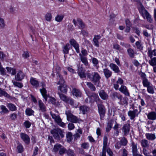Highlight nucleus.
I'll list each match as a JSON object with an SVG mask.
<instances>
[{"mask_svg": "<svg viewBox=\"0 0 156 156\" xmlns=\"http://www.w3.org/2000/svg\"><path fill=\"white\" fill-rule=\"evenodd\" d=\"M67 116V120L73 123H79L81 120L77 117L73 115L69 111H66L65 113Z\"/></svg>", "mask_w": 156, "mask_h": 156, "instance_id": "obj_1", "label": "nucleus"}, {"mask_svg": "<svg viewBox=\"0 0 156 156\" xmlns=\"http://www.w3.org/2000/svg\"><path fill=\"white\" fill-rule=\"evenodd\" d=\"M92 77L91 81L98 87H100V79L101 77L100 75L97 72L92 73Z\"/></svg>", "mask_w": 156, "mask_h": 156, "instance_id": "obj_2", "label": "nucleus"}, {"mask_svg": "<svg viewBox=\"0 0 156 156\" xmlns=\"http://www.w3.org/2000/svg\"><path fill=\"white\" fill-rule=\"evenodd\" d=\"M50 114L52 118L54 119L55 121L59 126L64 127L66 126V124L62 121V120L59 115H56L55 114L50 112Z\"/></svg>", "mask_w": 156, "mask_h": 156, "instance_id": "obj_3", "label": "nucleus"}, {"mask_svg": "<svg viewBox=\"0 0 156 156\" xmlns=\"http://www.w3.org/2000/svg\"><path fill=\"white\" fill-rule=\"evenodd\" d=\"M98 106L101 119H102L104 118L105 113V108L104 105L101 103L98 104Z\"/></svg>", "mask_w": 156, "mask_h": 156, "instance_id": "obj_4", "label": "nucleus"}, {"mask_svg": "<svg viewBox=\"0 0 156 156\" xmlns=\"http://www.w3.org/2000/svg\"><path fill=\"white\" fill-rule=\"evenodd\" d=\"M141 110L138 113V110L135 109L133 111L129 110L128 113V115L130 117L131 120H135L134 119L136 117L138 116L139 114L140 113Z\"/></svg>", "mask_w": 156, "mask_h": 156, "instance_id": "obj_5", "label": "nucleus"}, {"mask_svg": "<svg viewBox=\"0 0 156 156\" xmlns=\"http://www.w3.org/2000/svg\"><path fill=\"white\" fill-rule=\"evenodd\" d=\"M130 125L129 124H124L122 128V134L124 136L128 135L130 131Z\"/></svg>", "mask_w": 156, "mask_h": 156, "instance_id": "obj_6", "label": "nucleus"}, {"mask_svg": "<svg viewBox=\"0 0 156 156\" xmlns=\"http://www.w3.org/2000/svg\"><path fill=\"white\" fill-rule=\"evenodd\" d=\"M60 133H61V129H53L51 131V133L53 135L55 139L57 140H59L60 139L59 136Z\"/></svg>", "mask_w": 156, "mask_h": 156, "instance_id": "obj_7", "label": "nucleus"}, {"mask_svg": "<svg viewBox=\"0 0 156 156\" xmlns=\"http://www.w3.org/2000/svg\"><path fill=\"white\" fill-rule=\"evenodd\" d=\"M70 44L74 47L77 53H80L79 45L74 39H72L69 41Z\"/></svg>", "mask_w": 156, "mask_h": 156, "instance_id": "obj_8", "label": "nucleus"}, {"mask_svg": "<svg viewBox=\"0 0 156 156\" xmlns=\"http://www.w3.org/2000/svg\"><path fill=\"white\" fill-rule=\"evenodd\" d=\"M20 137L24 143L27 145H28L30 143V138L27 134L21 133L20 134Z\"/></svg>", "mask_w": 156, "mask_h": 156, "instance_id": "obj_9", "label": "nucleus"}, {"mask_svg": "<svg viewBox=\"0 0 156 156\" xmlns=\"http://www.w3.org/2000/svg\"><path fill=\"white\" fill-rule=\"evenodd\" d=\"M118 89L120 92L125 95L127 96H129V94L127 88L124 85H121V87L120 88H119Z\"/></svg>", "mask_w": 156, "mask_h": 156, "instance_id": "obj_10", "label": "nucleus"}, {"mask_svg": "<svg viewBox=\"0 0 156 156\" xmlns=\"http://www.w3.org/2000/svg\"><path fill=\"white\" fill-rule=\"evenodd\" d=\"M25 75L24 74L22 71H19L16 75L15 76L16 80L18 81H20L22 80L24 78Z\"/></svg>", "mask_w": 156, "mask_h": 156, "instance_id": "obj_11", "label": "nucleus"}, {"mask_svg": "<svg viewBox=\"0 0 156 156\" xmlns=\"http://www.w3.org/2000/svg\"><path fill=\"white\" fill-rule=\"evenodd\" d=\"M137 144H135L134 142L131 143V147L133 156H134L138 153V149L137 148Z\"/></svg>", "mask_w": 156, "mask_h": 156, "instance_id": "obj_12", "label": "nucleus"}, {"mask_svg": "<svg viewBox=\"0 0 156 156\" xmlns=\"http://www.w3.org/2000/svg\"><path fill=\"white\" fill-rule=\"evenodd\" d=\"M103 72L105 77L107 79L111 77L112 75V72L108 68L104 69Z\"/></svg>", "mask_w": 156, "mask_h": 156, "instance_id": "obj_13", "label": "nucleus"}, {"mask_svg": "<svg viewBox=\"0 0 156 156\" xmlns=\"http://www.w3.org/2000/svg\"><path fill=\"white\" fill-rule=\"evenodd\" d=\"M109 66L115 73H118L120 71L118 66L115 64L111 63L109 64Z\"/></svg>", "mask_w": 156, "mask_h": 156, "instance_id": "obj_14", "label": "nucleus"}, {"mask_svg": "<svg viewBox=\"0 0 156 156\" xmlns=\"http://www.w3.org/2000/svg\"><path fill=\"white\" fill-rule=\"evenodd\" d=\"M101 37L99 35H95L93 39V41L94 43V45L97 47H99V42L98 40L101 38Z\"/></svg>", "mask_w": 156, "mask_h": 156, "instance_id": "obj_15", "label": "nucleus"}, {"mask_svg": "<svg viewBox=\"0 0 156 156\" xmlns=\"http://www.w3.org/2000/svg\"><path fill=\"white\" fill-rule=\"evenodd\" d=\"M147 117L149 120H154L156 119V112H149L147 115Z\"/></svg>", "mask_w": 156, "mask_h": 156, "instance_id": "obj_16", "label": "nucleus"}, {"mask_svg": "<svg viewBox=\"0 0 156 156\" xmlns=\"http://www.w3.org/2000/svg\"><path fill=\"white\" fill-rule=\"evenodd\" d=\"M58 90H60L61 92L66 93L67 91V86L65 84L62 85H60L58 87Z\"/></svg>", "mask_w": 156, "mask_h": 156, "instance_id": "obj_17", "label": "nucleus"}, {"mask_svg": "<svg viewBox=\"0 0 156 156\" xmlns=\"http://www.w3.org/2000/svg\"><path fill=\"white\" fill-rule=\"evenodd\" d=\"M77 73L81 78L86 77V74L82 68L78 67Z\"/></svg>", "mask_w": 156, "mask_h": 156, "instance_id": "obj_18", "label": "nucleus"}, {"mask_svg": "<svg viewBox=\"0 0 156 156\" xmlns=\"http://www.w3.org/2000/svg\"><path fill=\"white\" fill-rule=\"evenodd\" d=\"M57 80L58 81L57 83V84L62 85L64 84L65 81L62 75L59 73H58Z\"/></svg>", "mask_w": 156, "mask_h": 156, "instance_id": "obj_19", "label": "nucleus"}, {"mask_svg": "<svg viewBox=\"0 0 156 156\" xmlns=\"http://www.w3.org/2000/svg\"><path fill=\"white\" fill-rule=\"evenodd\" d=\"M38 105L39 108V110H41L42 112L46 111V107L41 100H39L38 101Z\"/></svg>", "mask_w": 156, "mask_h": 156, "instance_id": "obj_20", "label": "nucleus"}, {"mask_svg": "<svg viewBox=\"0 0 156 156\" xmlns=\"http://www.w3.org/2000/svg\"><path fill=\"white\" fill-rule=\"evenodd\" d=\"M145 136L147 139L151 140H154L156 138L154 133H146L145 134Z\"/></svg>", "mask_w": 156, "mask_h": 156, "instance_id": "obj_21", "label": "nucleus"}, {"mask_svg": "<svg viewBox=\"0 0 156 156\" xmlns=\"http://www.w3.org/2000/svg\"><path fill=\"white\" fill-rule=\"evenodd\" d=\"M148 55L150 58H151L152 57L153 55L156 56V49L152 50L151 47L148 48Z\"/></svg>", "mask_w": 156, "mask_h": 156, "instance_id": "obj_22", "label": "nucleus"}, {"mask_svg": "<svg viewBox=\"0 0 156 156\" xmlns=\"http://www.w3.org/2000/svg\"><path fill=\"white\" fill-rule=\"evenodd\" d=\"M66 102L69 104L74 108H76L78 106V103L74 102L73 100L71 98H69L67 102Z\"/></svg>", "mask_w": 156, "mask_h": 156, "instance_id": "obj_23", "label": "nucleus"}, {"mask_svg": "<svg viewBox=\"0 0 156 156\" xmlns=\"http://www.w3.org/2000/svg\"><path fill=\"white\" fill-rule=\"evenodd\" d=\"M120 101L118 102L119 104L122 105H127L128 104V99L126 97L122 98V95H121V99H119Z\"/></svg>", "mask_w": 156, "mask_h": 156, "instance_id": "obj_24", "label": "nucleus"}, {"mask_svg": "<svg viewBox=\"0 0 156 156\" xmlns=\"http://www.w3.org/2000/svg\"><path fill=\"white\" fill-rule=\"evenodd\" d=\"M72 92L73 95L77 97H80L81 96V93L78 89L74 88L73 89Z\"/></svg>", "mask_w": 156, "mask_h": 156, "instance_id": "obj_25", "label": "nucleus"}, {"mask_svg": "<svg viewBox=\"0 0 156 156\" xmlns=\"http://www.w3.org/2000/svg\"><path fill=\"white\" fill-rule=\"evenodd\" d=\"M89 109V108L85 105L81 106L79 108L80 111L83 114H86Z\"/></svg>", "mask_w": 156, "mask_h": 156, "instance_id": "obj_26", "label": "nucleus"}, {"mask_svg": "<svg viewBox=\"0 0 156 156\" xmlns=\"http://www.w3.org/2000/svg\"><path fill=\"white\" fill-rule=\"evenodd\" d=\"M40 91L45 101H47L48 96L47 94V92L44 88L43 87L42 89H40Z\"/></svg>", "mask_w": 156, "mask_h": 156, "instance_id": "obj_27", "label": "nucleus"}, {"mask_svg": "<svg viewBox=\"0 0 156 156\" xmlns=\"http://www.w3.org/2000/svg\"><path fill=\"white\" fill-rule=\"evenodd\" d=\"M91 100H93V102L94 101H97L99 100V98L98 95L95 93H92L89 95Z\"/></svg>", "mask_w": 156, "mask_h": 156, "instance_id": "obj_28", "label": "nucleus"}, {"mask_svg": "<svg viewBox=\"0 0 156 156\" xmlns=\"http://www.w3.org/2000/svg\"><path fill=\"white\" fill-rule=\"evenodd\" d=\"M99 95L101 98L104 100L106 99L108 97L107 94L103 90H101L99 92Z\"/></svg>", "mask_w": 156, "mask_h": 156, "instance_id": "obj_29", "label": "nucleus"}, {"mask_svg": "<svg viewBox=\"0 0 156 156\" xmlns=\"http://www.w3.org/2000/svg\"><path fill=\"white\" fill-rule=\"evenodd\" d=\"M123 81L122 79L121 78H119L116 81V83L114 84V87L116 90H118L119 88V85L118 84L122 85L123 84Z\"/></svg>", "mask_w": 156, "mask_h": 156, "instance_id": "obj_30", "label": "nucleus"}, {"mask_svg": "<svg viewBox=\"0 0 156 156\" xmlns=\"http://www.w3.org/2000/svg\"><path fill=\"white\" fill-rule=\"evenodd\" d=\"M121 95L117 92H113L112 94L111 98L113 100H116L117 98L119 99H121Z\"/></svg>", "mask_w": 156, "mask_h": 156, "instance_id": "obj_31", "label": "nucleus"}, {"mask_svg": "<svg viewBox=\"0 0 156 156\" xmlns=\"http://www.w3.org/2000/svg\"><path fill=\"white\" fill-rule=\"evenodd\" d=\"M139 10L140 12L142 14L143 16H144V15L146 16L149 13L147 10L145 9L144 7L142 5L140 6V8Z\"/></svg>", "mask_w": 156, "mask_h": 156, "instance_id": "obj_32", "label": "nucleus"}, {"mask_svg": "<svg viewBox=\"0 0 156 156\" xmlns=\"http://www.w3.org/2000/svg\"><path fill=\"white\" fill-rule=\"evenodd\" d=\"M80 57V60L81 62L86 66H87L88 65L87 58L86 57L82 55L81 54H79Z\"/></svg>", "mask_w": 156, "mask_h": 156, "instance_id": "obj_33", "label": "nucleus"}, {"mask_svg": "<svg viewBox=\"0 0 156 156\" xmlns=\"http://www.w3.org/2000/svg\"><path fill=\"white\" fill-rule=\"evenodd\" d=\"M30 82L31 85L35 87H37L39 86L38 82L34 78H31L30 79Z\"/></svg>", "mask_w": 156, "mask_h": 156, "instance_id": "obj_34", "label": "nucleus"}, {"mask_svg": "<svg viewBox=\"0 0 156 156\" xmlns=\"http://www.w3.org/2000/svg\"><path fill=\"white\" fill-rule=\"evenodd\" d=\"M58 94L62 100L66 102H67L69 98H67L65 95L59 92H58Z\"/></svg>", "mask_w": 156, "mask_h": 156, "instance_id": "obj_35", "label": "nucleus"}, {"mask_svg": "<svg viewBox=\"0 0 156 156\" xmlns=\"http://www.w3.org/2000/svg\"><path fill=\"white\" fill-rule=\"evenodd\" d=\"M141 144L142 147L146 148L148 147L149 145L148 140L145 139H143L141 141Z\"/></svg>", "mask_w": 156, "mask_h": 156, "instance_id": "obj_36", "label": "nucleus"}, {"mask_svg": "<svg viewBox=\"0 0 156 156\" xmlns=\"http://www.w3.org/2000/svg\"><path fill=\"white\" fill-rule=\"evenodd\" d=\"M127 52L130 57L131 58L134 57L135 54L134 51L133 49L130 48L127 49Z\"/></svg>", "mask_w": 156, "mask_h": 156, "instance_id": "obj_37", "label": "nucleus"}, {"mask_svg": "<svg viewBox=\"0 0 156 156\" xmlns=\"http://www.w3.org/2000/svg\"><path fill=\"white\" fill-rule=\"evenodd\" d=\"M70 48V45L69 44H67L64 46L63 51L65 54H68V53Z\"/></svg>", "mask_w": 156, "mask_h": 156, "instance_id": "obj_38", "label": "nucleus"}, {"mask_svg": "<svg viewBox=\"0 0 156 156\" xmlns=\"http://www.w3.org/2000/svg\"><path fill=\"white\" fill-rule=\"evenodd\" d=\"M25 113L27 115L30 116L33 115L34 112L31 108H27L26 110Z\"/></svg>", "mask_w": 156, "mask_h": 156, "instance_id": "obj_39", "label": "nucleus"}, {"mask_svg": "<svg viewBox=\"0 0 156 156\" xmlns=\"http://www.w3.org/2000/svg\"><path fill=\"white\" fill-rule=\"evenodd\" d=\"M2 96L7 98H9V95L6 92L3 90H2L1 88H0V97H2Z\"/></svg>", "mask_w": 156, "mask_h": 156, "instance_id": "obj_40", "label": "nucleus"}, {"mask_svg": "<svg viewBox=\"0 0 156 156\" xmlns=\"http://www.w3.org/2000/svg\"><path fill=\"white\" fill-rule=\"evenodd\" d=\"M77 23L79 24L80 28L83 29L85 27V24L81 19H79L77 20Z\"/></svg>", "mask_w": 156, "mask_h": 156, "instance_id": "obj_41", "label": "nucleus"}, {"mask_svg": "<svg viewBox=\"0 0 156 156\" xmlns=\"http://www.w3.org/2000/svg\"><path fill=\"white\" fill-rule=\"evenodd\" d=\"M62 147V146L60 144H56L54 146L53 151L55 152H58L59 150H60Z\"/></svg>", "mask_w": 156, "mask_h": 156, "instance_id": "obj_42", "label": "nucleus"}, {"mask_svg": "<svg viewBox=\"0 0 156 156\" xmlns=\"http://www.w3.org/2000/svg\"><path fill=\"white\" fill-rule=\"evenodd\" d=\"M86 84L87 86L91 90L95 91L96 90V88L94 85L90 82H87Z\"/></svg>", "mask_w": 156, "mask_h": 156, "instance_id": "obj_43", "label": "nucleus"}, {"mask_svg": "<svg viewBox=\"0 0 156 156\" xmlns=\"http://www.w3.org/2000/svg\"><path fill=\"white\" fill-rule=\"evenodd\" d=\"M12 82L15 87H17L20 88H22L23 87V85L21 83L14 81L13 80H12Z\"/></svg>", "mask_w": 156, "mask_h": 156, "instance_id": "obj_44", "label": "nucleus"}, {"mask_svg": "<svg viewBox=\"0 0 156 156\" xmlns=\"http://www.w3.org/2000/svg\"><path fill=\"white\" fill-rule=\"evenodd\" d=\"M9 109L12 111H16V107L14 105L10 103L8 104L7 105Z\"/></svg>", "mask_w": 156, "mask_h": 156, "instance_id": "obj_45", "label": "nucleus"}, {"mask_svg": "<svg viewBox=\"0 0 156 156\" xmlns=\"http://www.w3.org/2000/svg\"><path fill=\"white\" fill-rule=\"evenodd\" d=\"M45 20L48 22H50L52 19V15L51 13H47L45 16Z\"/></svg>", "mask_w": 156, "mask_h": 156, "instance_id": "obj_46", "label": "nucleus"}, {"mask_svg": "<svg viewBox=\"0 0 156 156\" xmlns=\"http://www.w3.org/2000/svg\"><path fill=\"white\" fill-rule=\"evenodd\" d=\"M108 139L107 137L105 136H104L103 138V146L102 149H106L108 143Z\"/></svg>", "mask_w": 156, "mask_h": 156, "instance_id": "obj_47", "label": "nucleus"}, {"mask_svg": "<svg viewBox=\"0 0 156 156\" xmlns=\"http://www.w3.org/2000/svg\"><path fill=\"white\" fill-rule=\"evenodd\" d=\"M150 64L152 66H156V57L151 58V60L149 61Z\"/></svg>", "mask_w": 156, "mask_h": 156, "instance_id": "obj_48", "label": "nucleus"}, {"mask_svg": "<svg viewBox=\"0 0 156 156\" xmlns=\"http://www.w3.org/2000/svg\"><path fill=\"white\" fill-rule=\"evenodd\" d=\"M66 153L68 156H76L74 151L70 149L67 151Z\"/></svg>", "mask_w": 156, "mask_h": 156, "instance_id": "obj_49", "label": "nucleus"}, {"mask_svg": "<svg viewBox=\"0 0 156 156\" xmlns=\"http://www.w3.org/2000/svg\"><path fill=\"white\" fill-rule=\"evenodd\" d=\"M143 84L144 86L145 87H147L151 85L150 83L149 82L148 80L147 79H143L142 81Z\"/></svg>", "mask_w": 156, "mask_h": 156, "instance_id": "obj_50", "label": "nucleus"}, {"mask_svg": "<svg viewBox=\"0 0 156 156\" xmlns=\"http://www.w3.org/2000/svg\"><path fill=\"white\" fill-rule=\"evenodd\" d=\"M0 108L2 110V111L0 112L1 114L6 113L9 112V111L6 107L3 105H1L0 106Z\"/></svg>", "mask_w": 156, "mask_h": 156, "instance_id": "obj_51", "label": "nucleus"}, {"mask_svg": "<svg viewBox=\"0 0 156 156\" xmlns=\"http://www.w3.org/2000/svg\"><path fill=\"white\" fill-rule=\"evenodd\" d=\"M18 152L19 153L22 152L23 151V147L21 144H19L17 147Z\"/></svg>", "mask_w": 156, "mask_h": 156, "instance_id": "obj_52", "label": "nucleus"}, {"mask_svg": "<svg viewBox=\"0 0 156 156\" xmlns=\"http://www.w3.org/2000/svg\"><path fill=\"white\" fill-rule=\"evenodd\" d=\"M17 114L15 113L11 114L9 116L10 119L12 121L16 120L17 118Z\"/></svg>", "mask_w": 156, "mask_h": 156, "instance_id": "obj_53", "label": "nucleus"}, {"mask_svg": "<svg viewBox=\"0 0 156 156\" xmlns=\"http://www.w3.org/2000/svg\"><path fill=\"white\" fill-rule=\"evenodd\" d=\"M66 137L68 141L69 142L71 141L72 139V133L70 132H68L66 134Z\"/></svg>", "mask_w": 156, "mask_h": 156, "instance_id": "obj_54", "label": "nucleus"}, {"mask_svg": "<svg viewBox=\"0 0 156 156\" xmlns=\"http://www.w3.org/2000/svg\"><path fill=\"white\" fill-rule=\"evenodd\" d=\"M120 142L122 145L125 146L127 144L128 141L125 137H123L121 139Z\"/></svg>", "mask_w": 156, "mask_h": 156, "instance_id": "obj_55", "label": "nucleus"}, {"mask_svg": "<svg viewBox=\"0 0 156 156\" xmlns=\"http://www.w3.org/2000/svg\"><path fill=\"white\" fill-rule=\"evenodd\" d=\"M64 16L62 15H58L55 17V20L58 22H60L62 20Z\"/></svg>", "mask_w": 156, "mask_h": 156, "instance_id": "obj_56", "label": "nucleus"}, {"mask_svg": "<svg viewBox=\"0 0 156 156\" xmlns=\"http://www.w3.org/2000/svg\"><path fill=\"white\" fill-rule=\"evenodd\" d=\"M136 45L138 49H139L141 51L143 50V46L140 41H137L136 43Z\"/></svg>", "mask_w": 156, "mask_h": 156, "instance_id": "obj_57", "label": "nucleus"}, {"mask_svg": "<svg viewBox=\"0 0 156 156\" xmlns=\"http://www.w3.org/2000/svg\"><path fill=\"white\" fill-rule=\"evenodd\" d=\"M89 146V144L88 143H83L81 144V147L84 149H87Z\"/></svg>", "mask_w": 156, "mask_h": 156, "instance_id": "obj_58", "label": "nucleus"}, {"mask_svg": "<svg viewBox=\"0 0 156 156\" xmlns=\"http://www.w3.org/2000/svg\"><path fill=\"white\" fill-rule=\"evenodd\" d=\"M147 87V91L150 93L153 94L154 93V91L153 88L151 86H149Z\"/></svg>", "mask_w": 156, "mask_h": 156, "instance_id": "obj_59", "label": "nucleus"}, {"mask_svg": "<svg viewBox=\"0 0 156 156\" xmlns=\"http://www.w3.org/2000/svg\"><path fill=\"white\" fill-rule=\"evenodd\" d=\"M5 26V24L4 19L0 18V27L1 28H4Z\"/></svg>", "mask_w": 156, "mask_h": 156, "instance_id": "obj_60", "label": "nucleus"}, {"mask_svg": "<svg viewBox=\"0 0 156 156\" xmlns=\"http://www.w3.org/2000/svg\"><path fill=\"white\" fill-rule=\"evenodd\" d=\"M66 149L64 147L61 148L59 151V154L61 155H62L66 153Z\"/></svg>", "mask_w": 156, "mask_h": 156, "instance_id": "obj_61", "label": "nucleus"}, {"mask_svg": "<svg viewBox=\"0 0 156 156\" xmlns=\"http://www.w3.org/2000/svg\"><path fill=\"white\" fill-rule=\"evenodd\" d=\"M92 62L94 66H96L98 64V61L96 58H92Z\"/></svg>", "mask_w": 156, "mask_h": 156, "instance_id": "obj_62", "label": "nucleus"}, {"mask_svg": "<svg viewBox=\"0 0 156 156\" xmlns=\"http://www.w3.org/2000/svg\"><path fill=\"white\" fill-rule=\"evenodd\" d=\"M24 125L26 128H28L31 126V123L29 121H26L24 122Z\"/></svg>", "mask_w": 156, "mask_h": 156, "instance_id": "obj_63", "label": "nucleus"}, {"mask_svg": "<svg viewBox=\"0 0 156 156\" xmlns=\"http://www.w3.org/2000/svg\"><path fill=\"white\" fill-rule=\"evenodd\" d=\"M73 123H70L68 124V127L69 130H72L75 128V126Z\"/></svg>", "mask_w": 156, "mask_h": 156, "instance_id": "obj_64", "label": "nucleus"}]
</instances>
